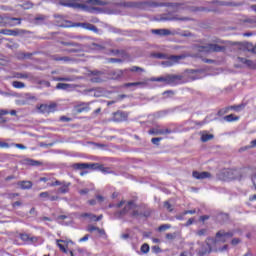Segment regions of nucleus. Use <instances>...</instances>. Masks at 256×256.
<instances>
[{
    "label": "nucleus",
    "instance_id": "nucleus-1",
    "mask_svg": "<svg viewBox=\"0 0 256 256\" xmlns=\"http://www.w3.org/2000/svg\"><path fill=\"white\" fill-rule=\"evenodd\" d=\"M207 75H215V73L209 72L207 69H190L185 70L182 74L179 75L151 78V81L162 82L166 85L175 87V85H183L184 83H191V81L203 79V77H207Z\"/></svg>",
    "mask_w": 256,
    "mask_h": 256
},
{
    "label": "nucleus",
    "instance_id": "nucleus-2",
    "mask_svg": "<svg viewBox=\"0 0 256 256\" xmlns=\"http://www.w3.org/2000/svg\"><path fill=\"white\" fill-rule=\"evenodd\" d=\"M233 235H235V232L230 231V232H225V230H219L216 235L215 238H207L206 239V246L207 247H202L199 250V255L200 256H204V255H209L210 253H223V251H227L229 249V245L225 244L223 247L219 248V249H214L211 246V243L215 244L217 243V241H219L220 243H227L228 239H231V237H233Z\"/></svg>",
    "mask_w": 256,
    "mask_h": 256
},
{
    "label": "nucleus",
    "instance_id": "nucleus-3",
    "mask_svg": "<svg viewBox=\"0 0 256 256\" xmlns=\"http://www.w3.org/2000/svg\"><path fill=\"white\" fill-rule=\"evenodd\" d=\"M127 213H129V216L132 217V219H139L141 217H145L147 219L148 217H151L153 210H151V208L139 210V206L135 203V201L130 200L126 203L122 210L116 212L114 215L117 217V219H121V217H124V215H127Z\"/></svg>",
    "mask_w": 256,
    "mask_h": 256
},
{
    "label": "nucleus",
    "instance_id": "nucleus-4",
    "mask_svg": "<svg viewBox=\"0 0 256 256\" xmlns=\"http://www.w3.org/2000/svg\"><path fill=\"white\" fill-rule=\"evenodd\" d=\"M91 111V102H79L78 104L74 105L73 109H68V115L72 117H65V121H73V119L77 118V115L81 113H89Z\"/></svg>",
    "mask_w": 256,
    "mask_h": 256
},
{
    "label": "nucleus",
    "instance_id": "nucleus-5",
    "mask_svg": "<svg viewBox=\"0 0 256 256\" xmlns=\"http://www.w3.org/2000/svg\"><path fill=\"white\" fill-rule=\"evenodd\" d=\"M217 177L220 181H233L235 179H241V169L225 168L217 174Z\"/></svg>",
    "mask_w": 256,
    "mask_h": 256
},
{
    "label": "nucleus",
    "instance_id": "nucleus-6",
    "mask_svg": "<svg viewBox=\"0 0 256 256\" xmlns=\"http://www.w3.org/2000/svg\"><path fill=\"white\" fill-rule=\"evenodd\" d=\"M152 33L154 35H159L160 37H168V35H179V37H193L190 31L179 32L177 30L171 31L169 29H153Z\"/></svg>",
    "mask_w": 256,
    "mask_h": 256
},
{
    "label": "nucleus",
    "instance_id": "nucleus-7",
    "mask_svg": "<svg viewBox=\"0 0 256 256\" xmlns=\"http://www.w3.org/2000/svg\"><path fill=\"white\" fill-rule=\"evenodd\" d=\"M66 53H74L76 57H83V45L76 42H65Z\"/></svg>",
    "mask_w": 256,
    "mask_h": 256
},
{
    "label": "nucleus",
    "instance_id": "nucleus-8",
    "mask_svg": "<svg viewBox=\"0 0 256 256\" xmlns=\"http://www.w3.org/2000/svg\"><path fill=\"white\" fill-rule=\"evenodd\" d=\"M38 113L42 115H50V113H55L57 111V103L51 102L50 104H40L36 106Z\"/></svg>",
    "mask_w": 256,
    "mask_h": 256
},
{
    "label": "nucleus",
    "instance_id": "nucleus-9",
    "mask_svg": "<svg viewBox=\"0 0 256 256\" xmlns=\"http://www.w3.org/2000/svg\"><path fill=\"white\" fill-rule=\"evenodd\" d=\"M88 77L91 81V83H103L107 81V76L105 75V72L101 71H88Z\"/></svg>",
    "mask_w": 256,
    "mask_h": 256
},
{
    "label": "nucleus",
    "instance_id": "nucleus-10",
    "mask_svg": "<svg viewBox=\"0 0 256 256\" xmlns=\"http://www.w3.org/2000/svg\"><path fill=\"white\" fill-rule=\"evenodd\" d=\"M150 57L153 59H169V61H172L173 63H179V61L185 59V55H171L167 57V54L163 53H151Z\"/></svg>",
    "mask_w": 256,
    "mask_h": 256
},
{
    "label": "nucleus",
    "instance_id": "nucleus-11",
    "mask_svg": "<svg viewBox=\"0 0 256 256\" xmlns=\"http://www.w3.org/2000/svg\"><path fill=\"white\" fill-rule=\"evenodd\" d=\"M134 6L139 7V9H147V7H171V3H159V2H154V1H144V2H138Z\"/></svg>",
    "mask_w": 256,
    "mask_h": 256
},
{
    "label": "nucleus",
    "instance_id": "nucleus-12",
    "mask_svg": "<svg viewBox=\"0 0 256 256\" xmlns=\"http://www.w3.org/2000/svg\"><path fill=\"white\" fill-rule=\"evenodd\" d=\"M73 169H79L83 171V169H92L93 171H99L101 164L99 163H75L72 165Z\"/></svg>",
    "mask_w": 256,
    "mask_h": 256
},
{
    "label": "nucleus",
    "instance_id": "nucleus-13",
    "mask_svg": "<svg viewBox=\"0 0 256 256\" xmlns=\"http://www.w3.org/2000/svg\"><path fill=\"white\" fill-rule=\"evenodd\" d=\"M198 51L204 53H219V51H223V47L217 44H206L205 46H199Z\"/></svg>",
    "mask_w": 256,
    "mask_h": 256
},
{
    "label": "nucleus",
    "instance_id": "nucleus-14",
    "mask_svg": "<svg viewBox=\"0 0 256 256\" xmlns=\"http://www.w3.org/2000/svg\"><path fill=\"white\" fill-rule=\"evenodd\" d=\"M19 237L21 241H24L27 245H35L39 241V237L37 236H31L27 233H20Z\"/></svg>",
    "mask_w": 256,
    "mask_h": 256
},
{
    "label": "nucleus",
    "instance_id": "nucleus-15",
    "mask_svg": "<svg viewBox=\"0 0 256 256\" xmlns=\"http://www.w3.org/2000/svg\"><path fill=\"white\" fill-rule=\"evenodd\" d=\"M231 5H235L231 2H219V1H216V2H212L211 4V8L210 9H207V8H201L200 11H208V12H213V13H217V11H219V9L215 8V7H223V6H231Z\"/></svg>",
    "mask_w": 256,
    "mask_h": 256
},
{
    "label": "nucleus",
    "instance_id": "nucleus-16",
    "mask_svg": "<svg viewBox=\"0 0 256 256\" xmlns=\"http://www.w3.org/2000/svg\"><path fill=\"white\" fill-rule=\"evenodd\" d=\"M65 7L71 9H86L85 4L81 3V0H65Z\"/></svg>",
    "mask_w": 256,
    "mask_h": 256
},
{
    "label": "nucleus",
    "instance_id": "nucleus-17",
    "mask_svg": "<svg viewBox=\"0 0 256 256\" xmlns=\"http://www.w3.org/2000/svg\"><path fill=\"white\" fill-rule=\"evenodd\" d=\"M129 119V113L123 111H117L113 114V121L115 123H123Z\"/></svg>",
    "mask_w": 256,
    "mask_h": 256
},
{
    "label": "nucleus",
    "instance_id": "nucleus-18",
    "mask_svg": "<svg viewBox=\"0 0 256 256\" xmlns=\"http://www.w3.org/2000/svg\"><path fill=\"white\" fill-rule=\"evenodd\" d=\"M149 135H171L173 131L171 129L152 128L148 131Z\"/></svg>",
    "mask_w": 256,
    "mask_h": 256
},
{
    "label": "nucleus",
    "instance_id": "nucleus-19",
    "mask_svg": "<svg viewBox=\"0 0 256 256\" xmlns=\"http://www.w3.org/2000/svg\"><path fill=\"white\" fill-rule=\"evenodd\" d=\"M77 27H82L83 29H86L87 31H93V33H99V28L97 26L91 24V23H78Z\"/></svg>",
    "mask_w": 256,
    "mask_h": 256
},
{
    "label": "nucleus",
    "instance_id": "nucleus-20",
    "mask_svg": "<svg viewBox=\"0 0 256 256\" xmlns=\"http://www.w3.org/2000/svg\"><path fill=\"white\" fill-rule=\"evenodd\" d=\"M192 177H194V179H198V180L211 179V174L209 172L193 171Z\"/></svg>",
    "mask_w": 256,
    "mask_h": 256
},
{
    "label": "nucleus",
    "instance_id": "nucleus-21",
    "mask_svg": "<svg viewBox=\"0 0 256 256\" xmlns=\"http://www.w3.org/2000/svg\"><path fill=\"white\" fill-rule=\"evenodd\" d=\"M39 181L43 183H47L48 187H55V185H61V182H59V180H56L55 182H53L51 176L41 177L39 178Z\"/></svg>",
    "mask_w": 256,
    "mask_h": 256
},
{
    "label": "nucleus",
    "instance_id": "nucleus-22",
    "mask_svg": "<svg viewBox=\"0 0 256 256\" xmlns=\"http://www.w3.org/2000/svg\"><path fill=\"white\" fill-rule=\"evenodd\" d=\"M0 33L2 35H8V36H11V37H17V35H19V33H23V30H19V29H15V30L2 29V30H0Z\"/></svg>",
    "mask_w": 256,
    "mask_h": 256
},
{
    "label": "nucleus",
    "instance_id": "nucleus-23",
    "mask_svg": "<svg viewBox=\"0 0 256 256\" xmlns=\"http://www.w3.org/2000/svg\"><path fill=\"white\" fill-rule=\"evenodd\" d=\"M87 231L89 233H93L94 231H97V233H99V235L105 236L107 235V233L105 232V229H101L99 227H96L94 225H89L87 228Z\"/></svg>",
    "mask_w": 256,
    "mask_h": 256
},
{
    "label": "nucleus",
    "instance_id": "nucleus-24",
    "mask_svg": "<svg viewBox=\"0 0 256 256\" xmlns=\"http://www.w3.org/2000/svg\"><path fill=\"white\" fill-rule=\"evenodd\" d=\"M18 187H20V189H31L33 187V182L31 181H27V180H23V181H19L17 183Z\"/></svg>",
    "mask_w": 256,
    "mask_h": 256
},
{
    "label": "nucleus",
    "instance_id": "nucleus-25",
    "mask_svg": "<svg viewBox=\"0 0 256 256\" xmlns=\"http://www.w3.org/2000/svg\"><path fill=\"white\" fill-rule=\"evenodd\" d=\"M6 22L10 27H15L17 25H21V18L8 17L6 18Z\"/></svg>",
    "mask_w": 256,
    "mask_h": 256
},
{
    "label": "nucleus",
    "instance_id": "nucleus-26",
    "mask_svg": "<svg viewBox=\"0 0 256 256\" xmlns=\"http://www.w3.org/2000/svg\"><path fill=\"white\" fill-rule=\"evenodd\" d=\"M224 121L227 123H233L235 121H239V116H236L235 114L226 115L224 116Z\"/></svg>",
    "mask_w": 256,
    "mask_h": 256
},
{
    "label": "nucleus",
    "instance_id": "nucleus-27",
    "mask_svg": "<svg viewBox=\"0 0 256 256\" xmlns=\"http://www.w3.org/2000/svg\"><path fill=\"white\" fill-rule=\"evenodd\" d=\"M243 22L247 23L248 27H256V17L247 18Z\"/></svg>",
    "mask_w": 256,
    "mask_h": 256
},
{
    "label": "nucleus",
    "instance_id": "nucleus-28",
    "mask_svg": "<svg viewBox=\"0 0 256 256\" xmlns=\"http://www.w3.org/2000/svg\"><path fill=\"white\" fill-rule=\"evenodd\" d=\"M214 135L213 134H203L201 136V142L202 143H207V141H211V139H214Z\"/></svg>",
    "mask_w": 256,
    "mask_h": 256
},
{
    "label": "nucleus",
    "instance_id": "nucleus-29",
    "mask_svg": "<svg viewBox=\"0 0 256 256\" xmlns=\"http://www.w3.org/2000/svg\"><path fill=\"white\" fill-rule=\"evenodd\" d=\"M27 165H30L31 167H39L41 165L40 161L33 160V159H26Z\"/></svg>",
    "mask_w": 256,
    "mask_h": 256
},
{
    "label": "nucleus",
    "instance_id": "nucleus-30",
    "mask_svg": "<svg viewBox=\"0 0 256 256\" xmlns=\"http://www.w3.org/2000/svg\"><path fill=\"white\" fill-rule=\"evenodd\" d=\"M99 171H101V173H104V175H109L113 173V171H111V168L105 167L102 164H100Z\"/></svg>",
    "mask_w": 256,
    "mask_h": 256
},
{
    "label": "nucleus",
    "instance_id": "nucleus-31",
    "mask_svg": "<svg viewBox=\"0 0 256 256\" xmlns=\"http://www.w3.org/2000/svg\"><path fill=\"white\" fill-rule=\"evenodd\" d=\"M12 86L15 89H25V83L21 82V81H13L12 82Z\"/></svg>",
    "mask_w": 256,
    "mask_h": 256
},
{
    "label": "nucleus",
    "instance_id": "nucleus-32",
    "mask_svg": "<svg viewBox=\"0 0 256 256\" xmlns=\"http://www.w3.org/2000/svg\"><path fill=\"white\" fill-rule=\"evenodd\" d=\"M139 85H145V82H130V83H125L123 87L128 88V87H139Z\"/></svg>",
    "mask_w": 256,
    "mask_h": 256
},
{
    "label": "nucleus",
    "instance_id": "nucleus-33",
    "mask_svg": "<svg viewBox=\"0 0 256 256\" xmlns=\"http://www.w3.org/2000/svg\"><path fill=\"white\" fill-rule=\"evenodd\" d=\"M229 111H231V108H230V106H227V107H225V108L220 109V110L218 111V115H219V117H223V115H227V113H228Z\"/></svg>",
    "mask_w": 256,
    "mask_h": 256
},
{
    "label": "nucleus",
    "instance_id": "nucleus-34",
    "mask_svg": "<svg viewBox=\"0 0 256 256\" xmlns=\"http://www.w3.org/2000/svg\"><path fill=\"white\" fill-rule=\"evenodd\" d=\"M81 217H83L84 219L88 217V219H90L91 221H93V219H97V215L92 213H83L81 214Z\"/></svg>",
    "mask_w": 256,
    "mask_h": 256
},
{
    "label": "nucleus",
    "instance_id": "nucleus-35",
    "mask_svg": "<svg viewBox=\"0 0 256 256\" xmlns=\"http://www.w3.org/2000/svg\"><path fill=\"white\" fill-rule=\"evenodd\" d=\"M30 74L29 73H16L15 77L16 79H29Z\"/></svg>",
    "mask_w": 256,
    "mask_h": 256
},
{
    "label": "nucleus",
    "instance_id": "nucleus-36",
    "mask_svg": "<svg viewBox=\"0 0 256 256\" xmlns=\"http://www.w3.org/2000/svg\"><path fill=\"white\" fill-rule=\"evenodd\" d=\"M6 47H8V49H12V51H15L16 49H19V43L12 42L11 44H6Z\"/></svg>",
    "mask_w": 256,
    "mask_h": 256
},
{
    "label": "nucleus",
    "instance_id": "nucleus-37",
    "mask_svg": "<svg viewBox=\"0 0 256 256\" xmlns=\"http://www.w3.org/2000/svg\"><path fill=\"white\" fill-rule=\"evenodd\" d=\"M62 243H64V240H56V245L59 247V249L65 253V245H63Z\"/></svg>",
    "mask_w": 256,
    "mask_h": 256
},
{
    "label": "nucleus",
    "instance_id": "nucleus-38",
    "mask_svg": "<svg viewBox=\"0 0 256 256\" xmlns=\"http://www.w3.org/2000/svg\"><path fill=\"white\" fill-rule=\"evenodd\" d=\"M149 250H150V247H149V244L147 243H144L141 248H140V251L142 253H149Z\"/></svg>",
    "mask_w": 256,
    "mask_h": 256
},
{
    "label": "nucleus",
    "instance_id": "nucleus-39",
    "mask_svg": "<svg viewBox=\"0 0 256 256\" xmlns=\"http://www.w3.org/2000/svg\"><path fill=\"white\" fill-rule=\"evenodd\" d=\"M87 2L90 3V5H105V2L102 0H88Z\"/></svg>",
    "mask_w": 256,
    "mask_h": 256
},
{
    "label": "nucleus",
    "instance_id": "nucleus-40",
    "mask_svg": "<svg viewBox=\"0 0 256 256\" xmlns=\"http://www.w3.org/2000/svg\"><path fill=\"white\" fill-rule=\"evenodd\" d=\"M164 207L169 213H173V205H171L169 201L164 202Z\"/></svg>",
    "mask_w": 256,
    "mask_h": 256
},
{
    "label": "nucleus",
    "instance_id": "nucleus-41",
    "mask_svg": "<svg viewBox=\"0 0 256 256\" xmlns=\"http://www.w3.org/2000/svg\"><path fill=\"white\" fill-rule=\"evenodd\" d=\"M111 53L113 55H120L121 57H125L126 55L125 50H111Z\"/></svg>",
    "mask_w": 256,
    "mask_h": 256
},
{
    "label": "nucleus",
    "instance_id": "nucleus-42",
    "mask_svg": "<svg viewBox=\"0 0 256 256\" xmlns=\"http://www.w3.org/2000/svg\"><path fill=\"white\" fill-rule=\"evenodd\" d=\"M9 147H13V145L7 142L0 141V149H9Z\"/></svg>",
    "mask_w": 256,
    "mask_h": 256
},
{
    "label": "nucleus",
    "instance_id": "nucleus-43",
    "mask_svg": "<svg viewBox=\"0 0 256 256\" xmlns=\"http://www.w3.org/2000/svg\"><path fill=\"white\" fill-rule=\"evenodd\" d=\"M198 237H205L207 235V229L203 228L197 231Z\"/></svg>",
    "mask_w": 256,
    "mask_h": 256
},
{
    "label": "nucleus",
    "instance_id": "nucleus-44",
    "mask_svg": "<svg viewBox=\"0 0 256 256\" xmlns=\"http://www.w3.org/2000/svg\"><path fill=\"white\" fill-rule=\"evenodd\" d=\"M9 63V58L6 56H0V65H7Z\"/></svg>",
    "mask_w": 256,
    "mask_h": 256
},
{
    "label": "nucleus",
    "instance_id": "nucleus-45",
    "mask_svg": "<svg viewBox=\"0 0 256 256\" xmlns=\"http://www.w3.org/2000/svg\"><path fill=\"white\" fill-rule=\"evenodd\" d=\"M49 192H42L39 194V197H41V199H45L46 201H49Z\"/></svg>",
    "mask_w": 256,
    "mask_h": 256
},
{
    "label": "nucleus",
    "instance_id": "nucleus-46",
    "mask_svg": "<svg viewBox=\"0 0 256 256\" xmlns=\"http://www.w3.org/2000/svg\"><path fill=\"white\" fill-rule=\"evenodd\" d=\"M167 229H171V225L163 224V225L159 226L158 231H167Z\"/></svg>",
    "mask_w": 256,
    "mask_h": 256
},
{
    "label": "nucleus",
    "instance_id": "nucleus-47",
    "mask_svg": "<svg viewBox=\"0 0 256 256\" xmlns=\"http://www.w3.org/2000/svg\"><path fill=\"white\" fill-rule=\"evenodd\" d=\"M242 107H245V105L241 104V105L230 106V111H239L240 109H242Z\"/></svg>",
    "mask_w": 256,
    "mask_h": 256
},
{
    "label": "nucleus",
    "instance_id": "nucleus-48",
    "mask_svg": "<svg viewBox=\"0 0 256 256\" xmlns=\"http://www.w3.org/2000/svg\"><path fill=\"white\" fill-rule=\"evenodd\" d=\"M249 149H253V146H251V144L250 145H247V146H244V147H241V148H239V153H243V152H245V151H249Z\"/></svg>",
    "mask_w": 256,
    "mask_h": 256
},
{
    "label": "nucleus",
    "instance_id": "nucleus-49",
    "mask_svg": "<svg viewBox=\"0 0 256 256\" xmlns=\"http://www.w3.org/2000/svg\"><path fill=\"white\" fill-rule=\"evenodd\" d=\"M162 140H163V138H160V137L152 138L151 143H153V145H159V142Z\"/></svg>",
    "mask_w": 256,
    "mask_h": 256
},
{
    "label": "nucleus",
    "instance_id": "nucleus-50",
    "mask_svg": "<svg viewBox=\"0 0 256 256\" xmlns=\"http://www.w3.org/2000/svg\"><path fill=\"white\" fill-rule=\"evenodd\" d=\"M89 188H84L79 190V195L83 196V195H89Z\"/></svg>",
    "mask_w": 256,
    "mask_h": 256
},
{
    "label": "nucleus",
    "instance_id": "nucleus-51",
    "mask_svg": "<svg viewBox=\"0 0 256 256\" xmlns=\"http://www.w3.org/2000/svg\"><path fill=\"white\" fill-rule=\"evenodd\" d=\"M11 145H12V147H16L17 149H22V150L27 149V146H25L23 144L12 143Z\"/></svg>",
    "mask_w": 256,
    "mask_h": 256
},
{
    "label": "nucleus",
    "instance_id": "nucleus-52",
    "mask_svg": "<svg viewBox=\"0 0 256 256\" xmlns=\"http://www.w3.org/2000/svg\"><path fill=\"white\" fill-rule=\"evenodd\" d=\"M248 49H250L251 53H256V44L253 46L252 43L247 44Z\"/></svg>",
    "mask_w": 256,
    "mask_h": 256
},
{
    "label": "nucleus",
    "instance_id": "nucleus-53",
    "mask_svg": "<svg viewBox=\"0 0 256 256\" xmlns=\"http://www.w3.org/2000/svg\"><path fill=\"white\" fill-rule=\"evenodd\" d=\"M123 60L117 58L108 59V63H122Z\"/></svg>",
    "mask_w": 256,
    "mask_h": 256
},
{
    "label": "nucleus",
    "instance_id": "nucleus-54",
    "mask_svg": "<svg viewBox=\"0 0 256 256\" xmlns=\"http://www.w3.org/2000/svg\"><path fill=\"white\" fill-rule=\"evenodd\" d=\"M239 243H241V239H239V238H234L231 240V245H233V246L239 245Z\"/></svg>",
    "mask_w": 256,
    "mask_h": 256
},
{
    "label": "nucleus",
    "instance_id": "nucleus-55",
    "mask_svg": "<svg viewBox=\"0 0 256 256\" xmlns=\"http://www.w3.org/2000/svg\"><path fill=\"white\" fill-rule=\"evenodd\" d=\"M195 213H197L196 210H185L183 215H195Z\"/></svg>",
    "mask_w": 256,
    "mask_h": 256
},
{
    "label": "nucleus",
    "instance_id": "nucleus-56",
    "mask_svg": "<svg viewBox=\"0 0 256 256\" xmlns=\"http://www.w3.org/2000/svg\"><path fill=\"white\" fill-rule=\"evenodd\" d=\"M166 239H168L169 241H173V239H175V234L167 233L166 234Z\"/></svg>",
    "mask_w": 256,
    "mask_h": 256
},
{
    "label": "nucleus",
    "instance_id": "nucleus-57",
    "mask_svg": "<svg viewBox=\"0 0 256 256\" xmlns=\"http://www.w3.org/2000/svg\"><path fill=\"white\" fill-rule=\"evenodd\" d=\"M85 241H89V234L79 239V243H85Z\"/></svg>",
    "mask_w": 256,
    "mask_h": 256
},
{
    "label": "nucleus",
    "instance_id": "nucleus-58",
    "mask_svg": "<svg viewBox=\"0 0 256 256\" xmlns=\"http://www.w3.org/2000/svg\"><path fill=\"white\" fill-rule=\"evenodd\" d=\"M96 200H97L99 203H103V201H105V197H103L102 195H97V196H96Z\"/></svg>",
    "mask_w": 256,
    "mask_h": 256
},
{
    "label": "nucleus",
    "instance_id": "nucleus-59",
    "mask_svg": "<svg viewBox=\"0 0 256 256\" xmlns=\"http://www.w3.org/2000/svg\"><path fill=\"white\" fill-rule=\"evenodd\" d=\"M152 250L154 251V253H160L161 252V248L159 246H153Z\"/></svg>",
    "mask_w": 256,
    "mask_h": 256
},
{
    "label": "nucleus",
    "instance_id": "nucleus-60",
    "mask_svg": "<svg viewBox=\"0 0 256 256\" xmlns=\"http://www.w3.org/2000/svg\"><path fill=\"white\" fill-rule=\"evenodd\" d=\"M56 89H65V83H58Z\"/></svg>",
    "mask_w": 256,
    "mask_h": 256
},
{
    "label": "nucleus",
    "instance_id": "nucleus-61",
    "mask_svg": "<svg viewBox=\"0 0 256 256\" xmlns=\"http://www.w3.org/2000/svg\"><path fill=\"white\" fill-rule=\"evenodd\" d=\"M194 221L195 219L189 218L188 221L186 222L187 227H189V225H193Z\"/></svg>",
    "mask_w": 256,
    "mask_h": 256
},
{
    "label": "nucleus",
    "instance_id": "nucleus-62",
    "mask_svg": "<svg viewBox=\"0 0 256 256\" xmlns=\"http://www.w3.org/2000/svg\"><path fill=\"white\" fill-rule=\"evenodd\" d=\"M88 204H90L91 206L97 205V200L95 199L88 200Z\"/></svg>",
    "mask_w": 256,
    "mask_h": 256
},
{
    "label": "nucleus",
    "instance_id": "nucleus-63",
    "mask_svg": "<svg viewBox=\"0 0 256 256\" xmlns=\"http://www.w3.org/2000/svg\"><path fill=\"white\" fill-rule=\"evenodd\" d=\"M207 219H209V216H207V215L200 216V221H202V222L207 221Z\"/></svg>",
    "mask_w": 256,
    "mask_h": 256
},
{
    "label": "nucleus",
    "instance_id": "nucleus-64",
    "mask_svg": "<svg viewBox=\"0 0 256 256\" xmlns=\"http://www.w3.org/2000/svg\"><path fill=\"white\" fill-rule=\"evenodd\" d=\"M250 145H251L252 149L255 148L256 147V139L252 140L250 142Z\"/></svg>",
    "mask_w": 256,
    "mask_h": 256
}]
</instances>
